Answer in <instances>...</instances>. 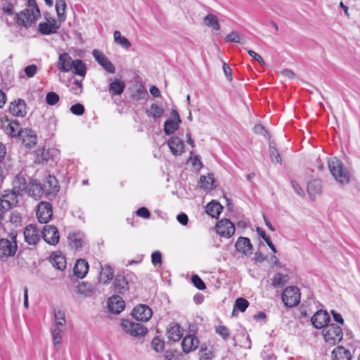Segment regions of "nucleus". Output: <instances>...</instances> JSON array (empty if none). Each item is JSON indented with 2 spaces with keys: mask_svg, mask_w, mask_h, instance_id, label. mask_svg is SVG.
Segmentation results:
<instances>
[{
  "mask_svg": "<svg viewBox=\"0 0 360 360\" xmlns=\"http://www.w3.org/2000/svg\"><path fill=\"white\" fill-rule=\"evenodd\" d=\"M29 8L15 13L14 20L20 27H30L40 17V11L35 0H28Z\"/></svg>",
  "mask_w": 360,
  "mask_h": 360,
  "instance_id": "obj_1",
  "label": "nucleus"
},
{
  "mask_svg": "<svg viewBox=\"0 0 360 360\" xmlns=\"http://www.w3.org/2000/svg\"><path fill=\"white\" fill-rule=\"evenodd\" d=\"M329 170L334 179L342 184L349 182L350 174L342 162L337 158H331L328 160Z\"/></svg>",
  "mask_w": 360,
  "mask_h": 360,
  "instance_id": "obj_2",
  "label": "nucleus"
},
{
  "mask_svg": "<svg viewBox=\"0 0 360 360\" xmlns=\"http://www.w3.org/2000/svg\"><path fill=\"white\" fill-rule=\"evenodd\" d=\"M16 234L11 233L10 237L11 240L7 238L0 239V259L6 262L8 258L13 257L18 249L16 242Z\"/></svg>",
  "mask_w": 360,
  "mask_h": 360,
  "instance_id": "obj_3",
  "label": "nucleus"
},
{
  "mask_svg": "<svg viewBox=\"0 0 360 360\" xmlns=\"http://www.w3.org/2000/svg\"><path fill=\"white\" fill-rule=\"evenodd\" d=\"M326 342L333 346L339 343L343 338L342 330L340 326L331 323L326 326L322 331Z\"/></svg>",
  "mask_w": 360,
  "mask_h": 360,
  "instance_id": "obj_4",
  "label": "nucleus"
},
{
  "mask_svg": "<svg viewBox=\"0 0 360 360\" xmlns=\"http://www.w3.org/2000/svg\"><path fill=\"white\" fill-rule=\"evenodd\" d=\"M131 272H122L117 274L112 283L113 291L115 294L125 295L129 290V281L133 277Z\"/></svg>",
  "mask_w": 360,
  "mask_h": 360,
  "instance_id": "obj_5",
  "label": "nucleus"
},
{
  "mask_svg": "<svg viewBox=\"0 0 360 360\" xmlns=\"http://www.w3.org/2000/svg\"><path fill=\"white\" fill-rule=\"evenodd\" d=\"M123 330L131 336L139 338L145 337L148 333V328L142 323L124 319L121 323Z\"/></svg>",
  "mask_w": 360,
  "mask_h": 360,
  "instance_id": "obj_6",
  "label": "nucleus"
},
{
  "mask_svg": "<svg viewBox=\"0 0 360 360\" xmlns=\"http://www.w3.org/2000/svg\"><path fill=\"white\" fill-rule=\"evenodd\" d=\"M282 301L287 307H294L300 302V292L295 286H288L282 292Z\"/></svg>",
  "mask_w": 360,
  "mask_h": 360,
  "instance_id": "obj_7",
  "label": "nucleus"
},
{
  "mask_svg": "<svg viewBox=\"0 0 360 360\" xmlns=\"http://www.w3.org/2000/svg\"><path fill=\"white\" fill-rule=\"evenodd\" d=\"M18 196L12 189L4 190L0 195V206L8 211L11 210L17 205Z\"/></svg>",
  "mask_w": 360,
  "mask_h": 360,
  "instance_id": "obj_8",
  "label": "nucleus"
},
{
  "mask_svg": "<svg viewBox=\"0 0 360 360\" xmlns=\"http://www.w3.org/2000/svg\"><path fill=\"white\" fill-rule=\"evenodd\" d=\"M235 231L234 224L228 219L220 220L216 225V231L221 237L229 238L234 234Z\"/></svg>",
  "mask_w": 360,
  "mask_h": 360,
  "instance_id": "obj_9",
  "label": "nucleus"
},
{
  "mask_svg": "<svg viewBox=\"0 0 360 360\" xmlns=\"http://www.w3.org/2000/svg\"><path fill=\"white\" fill-rule=\"evenodd\" d=\"M52 205L47 202H41L37 207V217L41 224H46L52 217Z\"/></svg>",
  "mask_w": 360,
  "mask_h": 360,
  "instance_id": "obj_10",
  "label": "nucleus"
},
{
  "mask_svg": "<svg viewBox=\"0 0 360 360\" xmlns=\"http://www.w3.org/2000/svg\"><path fill=\"white\" fill-rule=\"evenodd\" d=\"M41 234L44 240L49 245H56L59 242V232L58 229L54 226H44Z\"/></svg>",
  "mask_w": 360,
  "mask_h": 360,
  "instance_id": "obj_11",
  "label": "nucleus"
},
{
  "mask_svg": "<svg viewBox=\"0 0 360 360\" xmlns=\"http://www.w3.org/2000/svg\"><path fill=\"white\" fill-rule=\"evenodd\" d=\"M330 321L328 313L322 309L317 311L311 318V324L317 329H324L326 326L329 325Z\"/></svg>",
  "mask_w": 360,
  "mask_h": 360,
  "instance_id": "obj_12",
  "label": "nucleus"
},
{
  "mask_svg": "<svg viewBox=\"0 0 360 360\" xmlns=\"http://www.w3.org/2000/svg\"><path fill=\"white\" fill-rule=\"evenodd\" d=\"M93 56L96 61L108 72L113 74L115 72V68L105 54L98 49H94Z\"/></svg>",
  "mask_w": 360,
  "mask_h": 360,
  "instance_id": "obj_13",
  "label": "nucleus"
},
{
  "mask_svg": "<svg viewBox=\"0 0 360 360\" xmlns=\"http://www.w3.org/2000/svg\"><path fill=\"white\" fill-rule=\"evenodd\" d=\"M153 315L152 309L146 304H139L134 307L132 316L138 321L146 322Z\"/></svg>",
  "mask_w": 360,
  "mask_h": 360,
  "instance_id": "obj_14",
  "label": "nucleus"
},
{
  "mask_svg": "<svg viewBox=\"0 0 360 360\" xmlns=\"http://www.w3.org/2000/svg\"><path fill=\"white\" fill-rule=\"evenodd\" d=\"M108 308L110 312L119 314L124 309L125 302L118 295H114L108 299Z\"/></svg>",
  "mask_w": 360,
  "mask_h": 360,
  "instance_id": "obj_15",
  "label": "nucleus"
},
{
  "mask_svg": "<svg viewBox=\"0 0 360 360\" xmlns=\"http://www.w3.org/2000/svg\"><path fill=\"white\" fill-rule=\"evenodd\" d=\"M27 191L28 194L35 199H39L44 194L46 195L44 185L37 179L30 180Z\"/></svg>",
  "mask_w": 360,
  "mask_h": 360,
  "instance_id": "obj_16",
  "label": "nucleus"
},
{
  "mask_svg": "<svg viewBox=\"0 0 360 360\" xmlns=\"http://www.w3.org/2000/svg\"><path fill=\"white\" fill-rule=\"evenodd\" d=\"M26 108V103L21 98L11 102L9 106V110L13 115L21 117H24L27 115Z\"/></svg>",
  "mask_w": 360,
  "mask_h": 360,
  "instance_id": "obj_17",
  "label": "nucleus"
},
{
  "mask_svg": "<svg viewBox=\"0 0 360 360\" xmlns=\"http://www.w3.org/2000/svg\"><path fill=\"white\" fill-rule=\"evenodd\" d=\"M235 248L238 252H241L243 255H250L252 254V245L248 238L239 237L235 244Z\"/></svg>",
  "mask_w": 360,
  "mask_h": 360,
  "instance_id": "obj_18",
  "label": "nucleus"
},
{
  "mask_svg": "<svg viewBox=\"0 0 360 360\" xmlns=\"http://www.w3.org/2000/svg\"><path fill=\"white\" fill-rule=\"evenodd\" d=\"M56 153L57 150L54 148L46 149L45 148H42L36 151L35 162L39 164L46 163L49 160H53Z\"/></svg>",
  "mask_w": 360,
  "mask_h": 360,
  "instance_id": "obj_19",
  "label": "nucleus"
},
{
  "mask_svg": "<svg viewBox=\"0 0 360 360\" xmlns=\"http://www.w3.org/2000/svg\"><path fill=\"white\" fill-rule=\"evenodd\" d=\"M24 236L25 241L30 245H36L40 240L38 229L33 224H30L25 229Z\"/></svg>",
  "mask_w": 360,
  "mask_h": 360,
  "instance_id": "obj_20",
  "label": "nucleus"
},
{
  "mask_svg": "<svg viewBox=\"0 0 360 360\" xmlns=\"http://www.w3.org/2000/svg\"><path fill=\"white\" fill-rule=\"evenodd\" d=\"M68 238L70 244L76 250L81 249L86 243L84 234L81 231L70 233Z\"/></svg>",
  "mask_w": 360,
  "mask_h": 360,
  "instance_id": "obj_21",
  "label": "nucleus"
},
{
  "mask_svg": "<svg viewBox=\"0 0 360 360\" xmlns=\"http://www.w3.org/2000/svg\"><path fill=\"white\" fill-rule=\"evenodd\" d=\"M43 185L44 189L46 192V196L47 197H54L59 191V187L57 185V180L53 176L49 175Z\"/></svg>",
  "mask_w": 360,
  "mask_h": 360,
  "instance_id": "obj_22",
  "label": "nucleus"
},
{
  "mask_svg": "<svg viewBox=\"0 0 360 360\" xmlns=\"http://www.w3.org/2000/svg\"><path fill=\"white\" fill-rule=\"evenodd\" d=\"M198 339L193 335H186L182 340L181 346L184 353L188 354L198 348Z\"/></svg>",
  "mask_w": 360,
  "mask_h": 360,
  "instance_id": "obj_23",
  "label": "nucleus"
},
{
  "mask_svg": "<svg viewBox=\"0 0 360 360\" xmlns=\"http://www.w3.org/2000/svg\"><path fill=\"white\" fill-rule=\"evenodd\" d=\"M18 137L22 140V143L28 148H32L37 143V136L30 129H24Z\"/></svg>",
  "mask_w": 360,
  "mask_h": 360,
  "instance_id": "obj_24",
  "label": "nucleus"
},
{
  "mask_svg": "<svg viewBox=\"0 0 360 360\" xmlns=\"http://www.w3.org/2000/svg\"><path fill=\"white\" fill-rule=\"evenodd\" d=\"M167 144L171 152L174 155H180L184 152V143L183 141L177 136L170 138Z\"/></svg>",
  "mask_w": 360,
  "mask_h": 360,
  "instance_id": "obj_25",
  "label": "nucleus"
},
{
  "mask_svg": "<svg viewBox=\"0 0 360 360\" xmlns=\"http://www.w3.org/2000/svg\"><path fill=\"white\" fill-rule=\"evenodd\" d=\"M60 26L55 20H53L52 22L39 23L38 30L41 34L49 35L56 33Z\"/></svg>",
  "mask_w": 360,
  "mask_h": 360,
  "instance_id": "obj_26",
  "label": "nucleus"
},
{
  "mask_svg": "<svg viewBox=\"0 0 360 360\" xmlns=\"http://www.w3.org/2000/svg\"><path fill=\"white\" fill-rule=\"evenodd\" d=\"M27 187L28 185L25 178L22 176H16L13 181L12 190L15 191V193L20 196L23 195V194L27 191Z\"/></svg>",
  "mask_w": 360,
  "mask_h": 360,
  "instance_id": "obj_27",
  "label": "nucleus"
},
{
  "mask_svg": "<svg viewBox=\"0 0 360 360\" xmlns=\"http://www.w3.org/2000/svg\"><path fill=\"white\" fill-rule=\"evenodd\" d=\"M72 58L68 53L59 55L57 67L62 72H68L72 69Z\"/></svg>",
  "mask_w": 360,
  "mask_h": 360,
  "instance_id": "obj_28",
  "label": "nucleus"
},
{
  "mask_svg": "<svg viewBox=\"0 0 360 360\" xmlns=\"http://www.w3.org/2000/svg\"><path fill=\"white\" fill-rule=\"evenodd\" d=\"M89 270V264L84 259H79L75 264L73 271L75 275L79 278H83Z\"/></svg>",
  "mask_w": 360,
  "mask_h": 360,
  "instance_id": "obj_29",
  "label": "nucleus"
},
{
  "mask_svg": "<svg viewBox=\"0 0 360 360\" xmlns=\"http://www.w3.org/2000/svg\"><path fill=\"white\" fill-rule=\"evenodd\" d=\"M50 262L56 269L63 271L66 268V259L60 252H54L50 256Z\"/></svg>",
  "mask_w": 360,
  "mask_h": 360,
  "instance_id": "obj_30",
  "label": "nucleus"
},
{
  "mask_svg": "<svg viewBox=\"0 0 360 360\" xmlns=\"http://www.w3.org/2000/svg\"><path fill=\"white\" fill-rule=\"evenodd\" d=\"M333 360H351L352 355L349 350L343 346H338L332 352Z\"/></svg>",
  "mask_w": 360,
  "mask_h": 360,
  "instance_id": "obj_31",
  "label": "nucleus"
},
{
  "mask_svg": "<svg viewBox=\"0 0 360 360\" xmlns=\"http://www.w3.org/2000/svg\"><path fill=\"white\" fill-rule=\"evenodd\" d=\"M167 333L168 338L174 342L179 341L182 337V330L178 323L170 324Z\"/></svg>",
  "mask_w": 360,
  "mask_h": 360,
  "instance_id": "obj_32",
  "label": "nucleus"
},
{
  "mask_svg": "<svg viewBox=\"0 0 360 360\" xmlns=\"http://www.w3.org/2000/svg\"><path fill=\"white\" fill-rule=\"evenodd\" d=\"M222 210L221 205L215 200H212L206 206V213L212 217L217 218Z\"/></svg>",
  "mask_w": 360,
  "mask_h": 360,
  "instance_id": "obj_33",
  "label": "nucleus"
},
{
  "mask_svg": "<svg viewBox=\"0 0 360 360\" xmlns=\"http://www.w3.org/2000/svg\"><path fill=\"white\" fill-rule=\"evenodd\" d=\"M114 271L109 265L101 267L99 281L104 284L108 283L113 278Z\"/></svg>",
  "mask_w": 360,
  "mask_h": 360,
  "instance_id": "obj_34",
  "label": "nucleus"
},
{
  "mask_svg": "<svg viewBox=\"0 0 360 360\" xmlns=\"http://www.w3.org/2000/svg\"><path fill=\"white\" fill-rule=\"evenodd\" d=\"M124 89L125 83L120 79H115L109 86V91L111 92L113 96L121 95Z\"/></svg>",
  "mask_w": 360,
  "mask_h": 360,
  "instance_id": "obj_35",
  "label": "nucleus"
},
{
  "mask_svg": "<svg viewBox=\"0 0 360 360\" xmlns=\"http://www.w3.org/2000/svg\"><path fill=\"white\" fill-rule=\"evenodd\" d=\"M72 69L75 75L84 77L86 72V68L84 62L80 59H75L72 61Z\"/></svg>",
  "mask_w": 360,
  "mask_h": 360,
  "instance_id": "obj_36",
  "label": "nucleus"
},
{
  "mask_svg": "<svg viewBox=\"0 0 360 360\" xmlns=\"http://www.w3.org/2000/svg\"><path fill=\"white\" fill-rule=\"evenodd\" d=\"M7 130L12 137L20 136V133L23 131L24 129L20 128V124L16 119L12 120L7 127Z\"/></svg>",
  "mask_w": 360,
  "mask_h": 360,
  "instance_id": "obj_37",
  "label": "nucleus"
},
{
  "mask_svg": "<svg viewBox=\"0 0 360 360\" xmlns=\"http://www.w3.org/2000/svg\"><path fill=\"white\" fill-rule=\"evenodd\" d=\"M214 177L213 174H208L207 176H201L200 179V187L206 190H212L214 188Z\"/></svg>",
  "mask_w": 360,
  "mask_h": 360,
  "instance_id": "obj_38",
  "label": "nucleus"
},
{
  "mask_svg": "<svg viewBox=\"0 0 360 360\" xmlns=\"http://www.w3.org/2000/svg\"><path fill=\"white\" fill-rule=\"evenodd\" d=\"M204 23L209 27H212L214 30H220V25L216 15L209 13L204 18Z\"/></svg>",
  "mask_w": 360,
  "mask_h": 360,
  "instance_id": "obj_39",
  "label": "nucleus"
},
{
  "mask_svg": "<svg viewBox=\"0 0 360 360\" xmlns=\"http://www.w3.org/2000/svg\"><path fill=\"white\" fill-rule=\"evenodd\" d=\"M66 2L65 0H56V10L57 12V15L58 20L60 22H63L65 20V8H66Z\"/></svg>",
  "mask_w": 360,
  "mask_h": 360,
  "instance_id": "obj_40",
  "label": "nucleus"
},
{
  "mask_svg": "<svg viewBox=\"0 0 360 360\" xmlns=\"http://www.w3.org/2000/svg\"><path fill=\"white\" fill-rule=\"evenodd\" d=\"M248 306L249 302L246 299L243 297L237 298L233 305L232 315L234 316L237 310L241 312H244Z\"/></svg>",
  "mask_w": 360,
  "mask_h": 360,
  "instance_id": "obj_41",
  "label": "nucleus"
},
{
  "mask_svg": "<svg viewBox=\"0 0 360 360\" xmlns=\"http://www.w3.org/2000/svg\"><path fill=\"white\" fill-rule=\"evenodd\" d=\"M165 110L162 108L156 103L151 104L150 109L146 111L147 115L155 119L160 118L163 116Z\"/></svg>",
  "mask_w": 360,
  "mask_h": 360,
  "instance_id": "obj_42",
  "label": "nucleus"
},
{
  "mask_svg": "<svg viewBox=\"0 0 360 360\" xmlns=\"http://www.w3.org/2000/svg\"><path fill=\"white\" fill-rule=\"evenodd\" d=\"M55 326L53 328H62L66 325L65 313L61 310L54 311Z\"/></svg>",
  "mask_w": 360,
  "mask_h": 360,
  "instance_id": "obj_43",
  "label": "nucleus"
},
{
  "mask_svg": "<svg viewBox=\"0 0 360 360\" xmlns=\"http://www.w3.org/2000/svg\"><path fill=\"white\" fill-rule=\"evenodd\" d=\"M114 41L117 44L120 45L122 47L128 49L131 47V44L130 41L121 35V32L120 31H115L114 34Z\"/></svg>",
  "mask_w": 360,
  "mask_h": 360,
  "instance_id": "obj_44",
  "label": "nucleus"
},
{
  "mask_svg": "<svg viewBox=\"0 0 360 360\" xmlns=\"http://www.w3.org/2000/svg\"><path fill=\"white\" fill-rule=\"evenodd\" d=\"M179 122L172 119L167 120L164 124V131L165 134L170 135L174 133L179 128Z\"/></svg>",
  "mask_w": 360,
  "mask_h": 360,
  "instance_id": "obj_45",
  "label": "nucleus"
},
{
  "mask_svg": "<svg viewBox=\"0 0 360 360\" xmlns=\"http://www.w3.org/2000/svg\"><path fill=\"white\" fill-rule=\"evenodd\" d=\"M307 191L310 195H315L321 193V181L319 179L310 181L307 186Z\"/></svg>",
  "mask_w": 360,
  "mask_h": 360,
  "instance_id": "obj_46",
  "label": "nucleus"
},
{
  "mask_svg": "<svg viewBox=\"0 0 360 360\" xmlns=\"http://www.w3.org/2000/svg\"><path fill=\"white\" fill-rule=\"evenodd\" d=\"M77 292L84 295L85 297L91 296L94 292V288L91 284L82 282L77 287Z\"/></svg>",
  "mask_w": 360,
  "mask_h": 360,
  "instance_id": "obj_47",
  "label": "nucleus"
},
{
  "mask_svg": "<svg viewBox=\"0 0 360 360\" xmlns=\"http://www.w3.org/2000/svg\"><path fill=\"white\" fill-rule=\"evenodd\" d=\"M148 96L146 88L143 85H139L132 93L131 98L135 101H140L144 99Z\"/></svg>",
  "mask_w": 360,
  "mask_h": 360,
  "instance_id": "obj_48",
  "label": "nucleus"
},
{
  "mask_svg": "<svg viewBox=\"0 0 360 360\" xmlns=\"http://www.w3.org/2000/svg\"><path fill=\"white\" fill-rule=\"evenodd\" d=\"M287 275L276 273L273 278L272 285L274 288H283L287 283Z\"/></svg>",
  "mask_w": 360,
  "mask_h": 360,
  "instance_id": "obj_49",
  "label": "nucleus"
},
{
  "mask_svg": "<svg viewBox=\"0 0 360 360\" xmlns=\"http://www.w3.org/2000/svg\"><path fill=\"white\" fill-rule=\"evenodd\" d=\"M16 1L17 0H8L1 7L2 11L8 15H14V4Z\"/></svg>",
  "mask_w": 360,
  "mask_h": 360,
  "instance_id": "obj_50",
  "label": "nucleus"
},
{
  "mask_svg": "<svg viewBox=\"0 0 360 360\" xmlns=\"http://www.w3.org/2000/svg\"><path fill=\"white\" fill-rule=\"evenodd\" d=\"M215 332L220 335L224 340H226L230 337L229 329L225 326H219L215 328Z\"/></svg>",
  "mask_w": 360,
  "mask_h": 360,
  "instance_id": "obj_51",
  "label": "nucleus"
},
{
  "mask_svg": "<svg viewBox=\"0 0 360 360\" xmlns=\"http://www.w3.org/2000/svg\"><path fill=\"white\" fill-rule=\"evenodd\" d=\"M191 281L194 286L198 290H203L206 288L204 281L198 275H193L191 276Z\"/></svg>",
  "mask_w": 360,
  "mask_h": 360,
  "instance_id": "obj_52",
  "label": "nucleus"
},
{
  "mask_svg": "<svg viewBox=\"0 0 360 360\" xmlns=\"http://www.w3.org/2000/svg\"><path fill=\"white\" fill-rule=\"evenodd\" d=\"M60 97L58 94L53 91L49 92L46 96V102L49 105H54L59 101Z\"/></svg>",
  "mask_w": 360,
  "mask_h": 360,
  "instance_id": "obj_53",
  "label": "nucleus"
},
{
  "mask_svg": "<svg viewBox=\"0 0 360 360\" xmlns=\"http://www.w3.org/2000/svg\"><path fill=\"white\" fill-rule=\"evenodd\" d=\"M269 153L271 161L274 163H281V157L275 147L269 146Z\"/></svg>",
  "mask_w": 360,
  "mask_h": 360,
  "instance_id": "obj_54",
  "label": "nucleus"
},
{
  "mask_svg": "<svg viewBox=\"0 0 360 360\" xmlns=\"http://www.w3.org/2000/svg\"><path fill=\"white\" fill-rule=\"evenodd\" d=\"M62 328H52V335L54 345H60L62 342V337L60 333H62Z\"/></svg>",
  "mask_w": 360,
  "mask_h": 360,
  "instance_id": "obj_55",
  "label": "nucleus"
},
{
  "mask_svg": "<svg viewBox=\"0 0 360 360\" xmlns=\"http://www.w3.org/2000/svg\"><path fill=\"white\" fill-rule=\"evenodd\" d=\"M9 221L11 223L14 224L15 226H18L21 224L22 217L18 212L13 211L10 214Z\"/></svg>",
  "mask_w": 360,
  "mask_h": 360,
  "instance_id": "obj_56",
  "label": "nucleus"
},
{
  "mask_svg": "<svg viewBox=\"0 0 360 360\" xmlns=\"http://www.w3.org/2000/svg\"><path fill=\"white\" fill-rule=\"evenodd\" d=\"M151 345L153 349L158 352L162 351L165 346L164 342L157 337L153 338Z\"/></svg>",
  "mask_w": 360,
  "mask_h": 360,
  "instance_id": "obj_57",
  "label": "nucleus"
},
{
  "mask_svg": "<svg viewBox=\"0 0 360 360\" xmlns=\"http://www.w3.org/2000/svg\"><path fill=\"white\" fill-rule=\"evenodd\" d=\"M70 112L75 115H82L84 112V107L81 103L72 105L70 107Z\"/></svg>",
  "mask_w": 360,
  "mask_h": 360,
  "instance_id": "obj_58",
  "label": "nucleus"
},
{
  "mask_svg": "<svg viewBox=\"0 0 360 360\" xmlns=\"http://www.w3.org/2000/svg\"><path fill=\"white\" fill-rule=\"evenodd\" d=\"M24 71L27 77L32 78L37 72V66L34 64L27 65L25 68Z\"/></svg>",
  "mask_w": 360,
  "mask_h": 360,
  "instance_id": "obj_59",
  "label": "nucleus"
},
{
  "mask_svg": "<svg viewBox=\"0 0 360 360\" xmlns=\"http://www.w3.org/2000/svg\"><path fill=\"white\" fill-rule=\"evenodd\" d=\"M136 213L137 216L142 217L143 219H148L150 217V212L145 207L139 208L136 210Z\"/></svg>",
  "mask_w": 360,
  "mask_h": 360,
  "instance_id": "obj_60",
  "label": "nucleus"
},
{
  "mask_svg": "<svg viewBox=\"0 0 360 360\" xmlns=\"http://www.w3.org/2000/svg\"><path fill=\"white\" fill-rule=\"evenodd\" d=\"M226 41L229 43L239 42L240 36L237 32H231L226 37Z\"/></svg>",
  "mask_w": 360,
  "mask_h": 360,
  "instance_id": "obj_61",
  "label": "nucleus"
},
{
  "mask_svg": "<svg viewBox=\"0 0 360 360\" xmlns=\"http://www.w3.org/2000/svg\"><path fill=\"white\" fill-rule=\"evenodd\" d=\"M152 263L154 265L162 264V255L159 251H155L151 255Z\"/></svg>",
  "mask_w": 360,
  "mask_h": 360,
  "instance_id": "obj_62",
  "label": "nucleus"
},
{
  "mask_svg": "<svg viewBox=\"0 0 360 360\" xmlns=\"http://www.w3.org/2000/svg\"><path fill=\"white\" fill-rule=\"evenodd\" d=\"M248 53L254 60H257L259 64L264 65L265 63L260 55L252 50H249Z\"/></svg>",
  "mask_w": 360,
  "mask_h": 360,
  "instance_id": "obj_63",
  "label": "nucleus"
},
{
  "mask_svg": "<svg viewBox=\"0 0 360 360\" xmlns=\"http://www.w3.org/2000/svg\"><path fill=\"white\" fill-rule=\"evenodd\" d=\"M330 313L333 316V318L334 319V321L340 324V325H344V323H345V321L343 319V318L342 317L341 314H339L338 312H337L335 310H331L330 311Z\"/></svg>",
  "mask_w": 360,
  "mask_h": 360,
  "instance_id": "obj_64",
  "label": "nucleus"
}]
</instances>
